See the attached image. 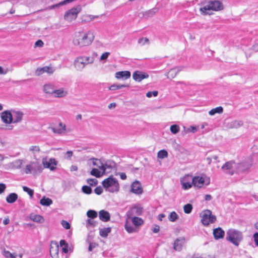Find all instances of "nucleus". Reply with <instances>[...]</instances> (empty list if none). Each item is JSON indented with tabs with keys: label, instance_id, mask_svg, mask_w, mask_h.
I'll use <instances>...</instances> for the list:
<instances>
[{
	"label": "nucleus",
	"instance_id": "nucleus-2",
	"mask_svg": "<svg viewBox=\"0 0 258 258\" xmlns=\"http://www.w3.org/2000/svg\"><path fill=\"white\" fill-rule=\"evenodd\" d=\"M130 218L132 223L134 225V227L131 225V223L128 222V220L127 219L125 221L124 225V227L126 231L129 233L138 232L139 230V227H141L142 225L144 224V220L140 217L136 216Z\"/></svg>",
	"mask_w": 258,
	"mask_h": 258
},
{
	"label": "nucleus",
	"instance_id": "nucleus-13",
	"mask_svg": "<svg viewBox=\"0 0 258 258\" xmlns=\"http://www.w3.org/2000/svg\"><path fill=\"white\" fill-rule=\"evenodd\" d=\"M235 164V162L233 161H230L226 162L221 167L222 169L225 170L226 172L230 174L233 175L234 171L233 170V165Z\"/></svg>",
	"mask_w": 258,
	"mask_h": 258
},
{
	"label": "nucleus",
	"instance_id": "nucleus-44",
	"mask_svg": "<svg viewBox=\"0 0 258 258\" xmlns=\"http://www.w3.org/2000/svg\"><path fill=\"white\" fill-rule=\"evenodd\" d=\"M23 189L24 191L27 192L31 198L33 197L34 194L33 190L25 186L23 187Z\"/></svg>",
	"mask_w": 258,
	"mask_h": 258
},
{
	"label": "nucleus",
	"instance_id": "nucleus-59",
	"mask_svg": "<svg viewBox=\"0 0 258 258\" xmlns=\"http://www.w3.org/2000/svg\"><path fill=\"white\" fill-rule=\"evenodd\" d=\"M120 178L122 180H124L126 178V175L125 173L122 172L119 174Z\"/></svg>",
	"mask_w": 258,
	"mask_h": 258
},
{
	"label": "nucleus",
	"instance_id": "nucleus-58",
	"mask_svg": "<svg viewBox=\"0 0 258 258\" xmlns=\"http://www.w3.org/2000/svg\"><path fill=\"white\" fill-rule=\"evenodd\" d=\"M253 238L255 245L258 246V233H256L253 235Z\"/></svg>",
	"mask_w": 258,
	"mask_h": 258
},
{
	"label": "nucleus",
	"instance_id": "nucleus-39",
	"mask_svg": "<svg viewBox=\"0 0 258 258\" xmlns=\"http://www.w3.org/2000/svg\"><path fill=\"white\" fill-rule=\"evenodd\" d=\"M3 254L6 257L16 258L17 256L16 253H12L8 250H4Z\"/></svg>",
	"mask_w": 258,
	"mask_h": 258
},
{
	"label": "nucleus",
	"instance_id": "nucleus-12",
	"mask_svg": "<svg viewBox=\"0 0 258 258\" xmlns=\"http://www.w3.org/2000/svg\"><path fill=\"white\" fill-rule=\"evenodd\" d=\"M191 176L187 175L185 176L181 180V183L182 188L184 190L188 189L191 187L192 183L190 182Z\"/></svg>",
	"mask_w": 258,
	"mask_h": 258
},
{
	"label": "nucleus",
	"instance_id": "nucleus-25",
	"mask_svg": "<svg viewBox=\"0 0 258 258\" xmlns=\"http://www.w3.org/2000/svg\"><path fill=\"white\" fill-rule=\"evenodd\" d=\"M184 243V239H177L174 243V249L176 250H180Z\"/></svg>",
	"mask_w": 258,
	"mask_h": 258
},
{
	"label": "nucleus",
	"instance_id": "nucleus-32",
	"mask_svg": "<svg viewBox=\"0 0 258 258\" xmlns=\"http://www.w3.org/2000/svg\"><path fill=\"white\" fill-rule=\"evenodd\" d=\"M223 111V107L221 106H218L215 108H213L209 112V113L211 115H213L216 113H222Z\"/></svg>",
	"mask_w": 258,
	"mask_h": 258
},
{
	"label": "nucleus",
	"instance_id": "nucleus-18",
	"mask_svg": "<svg viewBox=\"0 0 258 258\" xmlns=\"http://www.w3.org/2000/svg\"><path fill=\"white\" fill-rule=\"evenodd\" d=\"M149 75L145 73H143L140 71H136L133 74V79L137 82H141L143 79L148 78Z\"/></svg>",
	"mask_w": 258,
	"mask_h": 258
},
{
	"label": "nucleus",
	"instance_id": "nucleus-5",
	"mask_svg": "<svg viewBox=\"0 0 258 258\" xmlns=\"http://www.w3.org/2000/svg\"><path fill=\"white\" fill-rule=\"evenodd\" d=\"M226 239L236 246H238L242 239L241 232L234 229H230L227 232Z\"/></svg>",
	"mask_w": 258,
	"mask_h": 258
},
{
	"label": "nucleus",
	"instance_id": "nucleus-33",
	"mask_svg": "<svg viewBox=\"0 0 258 258\" xmlns=\"http://www.w3.org/2000/svg\"><path fill=\"white\" fill-rule=\"evenodd\" d=\"M40 203L43 206H48L52 203V201L49 198L43 197L40 200Z\"/></svg>",
	"mask_w": 258,
	"mask_h": 258
},
{
	"label": "nucleus",
	"instance_id": "nucleus-1",
	"mask_svg": "<svg viewBox=\"0 0 258 258\" xmlns=\"http://www.w3.org/2000/svg\"><path fill=\"white\" fill-rule=\"evenodd\" d=\"M94 37V33L90 31H79L75 33L73 43L75 45L81 47L88 46L92 43Z\"/></svg>",
	"mask_w": 258,
	"mask_h": 258
},
{
	"label": "nucleus",
	"instance_id": "nucleus-46",
	"mask_svg": "<svg viewBox=\"0 0 258 258\" xmlns=\"http://www.w3.org/2000/svg\"><path fill=\"white\" fill-rule=\"evenodd\" d=\"M82 191L86 194H90L92 192V189L89 186L84 185L82 187Z\"/></svg>",
	"mask_w": 258,
	"mask_h": 258
},
{
	"label": "nucleus",
	"instance_id": "nucleus-47",
	"mask_svg": "<svg viewBox=\"0 0 258 258\" xmlns=\"http://www.w3.org/2000/svg\"><path fill=\"white\" fill-rule=\"evenodd\" d=\"M87 182L91 186H95L98 183V181L94 178H89L87 179Z\"/></svg>",
	"mask_w": 258,
	"mask_h": 258
},
{
	"label": "nucleus",
	"instance_id": "nucleus-28",
	"mask_svg": "<svg viewBox=\"0 0 258 258\" xmlns=\"http://www.w3.org/2000/svg\"><path fill=\"white\" fill-rule=\"evenodd\" d=\"M18 198V195L16 193H11L6 197V201L8 203L12 204L15 202Z\"/></svg>",
	"mask_w": 258,
	"mask_h": 258
},
{
	"label": "nucleus",
	"instance_id": "nucleus-38",
	"mask_svg": "<svg viewBox=\"0 0 258 258\" xmlns=\"http://www.w3.org/2000/svg\"><path fill=\"white\" fill-rule=\"evenodd\" d=\"M157 157L160 159H164L168 157V152L165 150H162L158 152Z\"/></svg>",
	"mask_w": 258,
	"mask_h": 258
},
{
	"label": "nucleus",
	"instance_id": "nucleus-57",
	"mask_svg": "<svg viewBox=\"0 0 258 258\" xmlns=\"http://www.w3.org/2000/svg\"><path fill=\"white\" fill-rule=\"evenodd\" d=\"M189 258H214V255H209V256L208 257H203L201 256H199L198 255L195 254Z\"/></svg>",
	"mask_w": 258,
	"mask_h": 258
},
{
	"label": "nucleus",
	"instance_id": "nucleus-31",
	"mask_svg": "<svg viewBox=\"0 0 258 258\" xmlns=\"http://www.w3.org/2000/svg\"><path fill=\"white\" fill-rule=\"evenodd\" d=\"M110 232L111 228H104L99 230V234L102 237H106Z\"/></svg>",
	"mask_w": 258,
	"mask_h": 258
},
{
	"label": "nucleus",
	"instance_id": "nucleus-22",
	"mask_svg": "<svg viewBox=\"0 0 258 258\" xmlns=\"http://www.w3.org/2000/svg\"><path fill=\"white\" fill-rule=\"evenodd\" d=\"M99 216L100 219L104 222L108 221L110 218L109 213L108 212L104 211L103 210L99 211Z\"/></svg>",
	"mask_w": 258,
	"mask_h": 258
},
{
	"label": "nucleus",
	"instance_id": "nucleus-21",
	"mask_svg": "<svg viewBox=\"0 0 258 258\" xmlns=\"http://www.w3.org/2000/svg\"><path fill=\"white\" fill-rule=\"evenodd\" d=\"M250 167V164L249 163L243 162L240 163L236 165L237 172H244L248 170Z\"/></svg>",
	"mask_w": 258,
	"mask_h": 258
},
{
	"label": "nucleus",
	"instance_id": "nucleus-54",
	"mask_svg": "<svg viewBox=\"0 0 258 258\" xmlns=\"http://www.w3.org/2000/svg\"><path fill=\"white\" fill-rule=\"evenodd\" d=\"M6 188V186L4 183H0V194L4 192Z\"/></svg>",
	"mask_w": 258,
	"mask_h": 258
},
{
	"label": "nucleus",
	"instance_id": "nucleus-3",
	"mask_svg": "<svg viewBox=\"0 0 258 258\" xmlns=\"http://www.w3.org/2000/svg\"><path fill=\"white\" fill-rule=\"evenodd\" d=\"M97 56L96 53H93L92 56H81L78 57L75 61V67L78 69L84 68L85 65L93 63L95 57Z\"/></svg>",
	"mask_w": 258,
	"mask_h": 258
},
{
	"label": "nucleus",
	"instance_id": "nucleus-45",
	"mask_svg": "<svg viewBox=\"0 0 258 258\" xmlns=\"http://www.w3.org/2000/svg\"><path fill=\"white\" fill-rule=\"evenodd\" d=\"M29 150L33 153H38L40 150V147L38 146H32L30 147Z\"/></svg>",
	"mask_w": 258,
	"mask_h": 258
},
{
	"label": "nucleus",
	"instance_id": "nucleus-50",
	"mask_svg": "<svg viewBox=\"0 0 258 258\" xmlns=\"http://www.w3.org/2000/svg\"><path fill=\"white\" fill-rule=\"evenodd\" d=\"M152 95H154V96H157V95H158V91H153V92H148L146 94V96L148 98H150L152 96Z\"/></svg>",
	"mask_w": 258,
	"mask_h": 258
},
{
	"label": "nucleus",
	"instance_id": "nucleus-26",
	"mask_svg": "<svg viewBox=\"0 0 258 258\" xmlns=\"http://www.w3.org/2000/svg\"><path fill=\"white\" fill-rule=\"evenodd\" d=\"M51 130L52 132L54 133L59 134H62L64 133L66 131V125L64 124H63L62 122H60L59 123L58 127H51Z\"/></svg>",
	"mask_w": 258,
	"mask_h": 258
},
{
	"label": "nucleus",
	"instance_id": "nucleus-15",
	"mask_svg": "<svg viewBox=\"0 0 258 258\" xmlns=\"http://www.w3.org/2000/svg\"><path fill=\"white\" fill-rule=\"evenodd\" d=\"M131 190L132 192L136 194H141L143 192V188L141 183L138 181H135L131 185Z\"/></svg>",
	"mask_w": 258,
	"mask_h": 258
},
{
	"label": "nucleus",
	"instance_id": "nucleus-9",
	"mask_svg": "<svg viewBox=\"0 0 258 258\" xmlns=\"http://www.w3.org/2000/svg\"><path fill=\"white\" fill-rule=\"evenodd\" d=\"M81 8L80 6L76 8H73L67 11L64 16V19L68 22H72L75 20L78 16V14L81 12Z\"/></svg>",
	"mask_w": 258,
	"mask_h": 258
},
{
	"label": "nucleus",
	"instance_id": "nucleus-60",
	"mask_svg": "<svg viewBox=\"0 0 258 258\" xmlns=\"http://www.w3.org/2000/svg\"><path fill=\"white\" fill-rule=\"evenodd\" d=\"M9 223H10V219H9V217H7V218H5V219L3 220V223L5 225H7Z\"/></svg>",
	"mask_w": 258,
	"mask_h": 258
},
{
	"label": "nucleus",
	"instance_id": "nucleus-52",
	"mask_svg": "<svg viewBox=\"0 0 258 258\" xmlns=\"http://www.w3.org/2000/svg\"><path fill=\"white\" fill-rule=\"evenodd\" d=\"M43 44H44L43 42L41 40H38L35 42L34 47H41L43 46Z\"/></svg>",
	"mask_w": 258,
	"mask_h": 258
},
{
	"label": "nucleus",
	"instance_id": "nucleus-51",
	"mask_svg": "<svg viewBox=\"0 0 258 258\" xmlns=\"http://www.w3.org/2000/svg\"><path fill=\"white\" fill-rule=\"evenodd\" d=\"M94 192L96 194L99 195L103 192L102 188L100 186H97L94 189Z\"/></svg>",
	"mask_w": 258,
	"mask_h": 258
},
{
	"label": "nucleus",
	"instance_id": "nucleus-10",
	"mask_svg": "<svg viewBox=\"0 0 258 258\" xmlns=\"http://www.w3.org/2000/svg\"><path fill=\"white\" fill-rule=\"evenodd\" d=\"M42 171L41 165L38 161L31 162L29 164L26 166V173H28L31 172H36L37 171Z\"/></svg>",
	"mask_w": 258,
	"mask_h": 258
},
{
	"label": "nucleus",
	"instance_id": "nucleus-17",
	"mask_svg": "<svg viewBox=\"0 0 258 258\" xmlns=\"http://www.w3.org/2000/svg\"><path fill=\"white\" fill-rule=\"evenodd\" d=\"M59 246L56 243H51L50 247V254L52 258H58Z\"/></svg>",
	"mask_w": 258,
	"mask_h": 258
},
{
	"label": "nucleus",
	"instance_id": "nucleus-62",
	"mask_svg": "<svg viewBox=\"0 0 258 258\" xmlns=\"http://www.w3.org/2000/svg\"><path fill=\"white\" fill-rule=\"evenodd\" d=\"M212 199V197L210 195H206L205 197V199L206 201H210Z\"/></svg>",
	"mask_w": 258,
	"mask_h": 258
},
{
	"label": "nucleus",
	"instance_id": "nucleus-11",
	"mask_svg": "<svg viewBox=\"0 0 258 258\" xmlns=\"http://www.w3.org/2000/svg\"><path fill=\"white\" fill-rule=\"evenodd\" d=\"M42 164L44 168H49L53 170L56 168L57 161L54 158L48 159L46 157L43 158L42 161Z\"/></svg>",
	"mask_w": 258,
	"mask_h": 258
},
{
	"label": "nucleus",
	"instance_id": "nucleus-30",
	"mask_svg": "<svg viewBox=\"0 0 258 258\" xmlns=\"http://www.w3.org/2000/svg\"><path fill=\"white\" fill-rule=\"evenodd\" d=\"M14 116V122H18L21 121L23 113L20 111H15L13 112Z\"/></svg>",
	"mask_w": 258,
	"mask_h": 258
},
{
	"label": "nucleus",
	"instance_id": "nucleus-49",
	"mask_svg": "<svg viewBox=\"0 0 258 258\" xmlns=\"http://www.w3.org/2000/svg\"><path fill=\"white\" fill-rule=\"evenodd\" d=\"M61 223V225L63 226V227L64 228H65L66 229H69L70 228V227H71L70 224L67 221L62 220Z\"/></svg>",
	"mask_w": 258,
	"mask_h": 258
},
{
	"label": "nucleus",
	"instance_id": "nucleus-37",
	"mask_svg": "<svg viewBox=\"0 0 258 258\" xmlns=\"http://www.w3.org/2000/svg\"><path fill=\"white\" fill-rule=\"evenodd\" d=\"M129 85L128 84H124V85H112L110 86L109 88V89L110 90H115L119 89H121L124 87H128Z\"/></svg>",
	"mask_w": 258,
	"mask_h": 258
},
{
	"label": "nucleus",
	"instance_id": "nucleus-41",
	"mask_svg": "<svg viewBox=\"0 0 258 258\" xmlns=\"http://www.w3.org/2000/svg\"><path fill=\"white\" fill-rule=\"evenodd\" d=\"M87 215L88 217L93 219L97 217V213L94 210H90L87 212Z\"/></svg>",
	"mask_w": 258,
	"mask_h": 258
},
{
	"label": "nucleus",
	"instance_id": "nucleus-23",
	"mask_svg": "<svg viewBox=\"0 0 258 258\" xmlns=\"http://www.w3.org/2000/svg\"><path fill=\"white\" fill-rule=\"evenodd\" d=\"M29 218L32 221L39 223H43L44 222V219L42 216L33 213L30 214Z\"/></svg>",
	"mask_w": 258,
	"mask_h": 258
},
{
	"label": "nucleus",
	"instance_id": "nucleus-24",
	"mask_svg": "<svg viewBox=\"0 0 258 258\" xmlns=\"http://www.w3.org/2000/svg\"><path fill=\"white\" fill-rule=\"evenodd\" d=\"M225 232L221 228H217L213 231V234L216 239L223 238Z\"/></svg>",
	"mask_w": 258,
	"mask_h": 258
},
{
	"label": "nucleus",
	"instance_id": "nucleus-34",
	"mask_svg": "<svg viewBox=\"0 0 258 258\" xmlns=\"http://www.w3.org/2000/svg\"><path fill=\"white\" fill-rule=\"evenodd\" d=\"M59 244L61 247H62V251L64 253H68L69 251L68 249V244L66 243L64 240H61L59 242Z\"/></svg>",
	"mask_w": 258,
	"mask_h": 258
},
{
	"label": "nucleus",
	"instance_id": "nucleus-56",
	"mask_svg": "<svg viewBox=\"0 0 258 258\" xmlns=\"http://www.w3.org/2000/svg\"><path fill=\"white\" fill-rule=\"evenodd\" d=\"M160 227L158 225H155L152 229L153 232L156 233L159 231Z\"/></svg>",
	"mask_w": 258,
	"mask_h": 258
},
{
	"label": "nucleus",
	"instance_id": "nucleus-43",
	"mask_svg": "<svg viewBox=\"0 0 258 258\" xmlns=\"http://www.w3.org/2000/svg\"><path fill=\"white\" fill-rule=\"evenodd\" d=\"M170 131L173 134H176L179 131V126L177 124H173L170 126Z\"/></svg>",
	"mask_w": 258,
	"mask_h": 258
},
{
	"label": "nucleus",
	"instance_id": "nucleus-6",
	"mask_svg": "<svg viewBox=\"0 0 258 258\" xmlns=\"http://www.w3.org/2000/svg\"><path fill=\"white\" fill-rule=\"evenodd\" d=\"M201 222L205 226L214 223L216 220V217L212 214L211 211L205 210L200 214Z\"/></svg>",
	"mask_w": 258,
	"mask_h": 258
},
{
	"label": "nucleus",
	"instance_id": "nucleus-64",
	"mask_svg": "<svg viewBox=\"0 0 258 258\" xmlns=\"http://www.w3.org/2000/svg\"><path fill=\"white\" fill-rule=\"evenodd\" d=\"M253 49L256 50L258 51V44H256L253 46Z\"/></svg>",
	"mask_w": 258,
	"mask_h": 258
},
{
	"label": "nucleus",
	"instance_id": "nucleus-55",
	"mask_svg": "<svg viewBox=\"0 0 258 258\" xmlns=\"http://www.w3.org/2000/svg\"><path fill=\"white\" fill-rule=\"evenodd\" d=\"M9 72V69H6L4 70L2 67L0 66V75L6 74Z\"/></svg>",
	"mask_w": 258,
	"mask_h": 258
},
{
	"label": "nucleus",
	"instance_id": "nucleus-35",
	"mask_svg": "<svg viewBox=\"0 0 258 258\" xmlns=\"http://www.w3.org/2000/svg\"><path fill=\"white\" fill-rule=\"evenodd\" d=\"M44 91L46 93L53 94L54 93V89L53 86L52 85L48 84V85H44Z\"/></svg>",
	"mask_w": 258,
	"mask_h": 258
},
{
	"label": "nucleus",
	"instance_id": "nucleus-61",
	"mask_svg": "<svg viewBox=\"0 0 258 258\" xmlns=\"http://www.w3.org/2000/svg\"><path fill=\"white\" fill-rule=\"evenodd\" d=\"M66 155H67L69 158H70L73 155V152L71 151H67L66 153Z\"/></svg>",
	"mask_w": 258,
	"mask_h": 258
},
{
	"label": "nucleus",
	"instance_id": "nucleus-16",
	"mask_svg": "<svg viewBox=\"0 0 258 258\" xmlns=\"http://www.w3.org/2000/svg\"><path fill=\"white\" fill-rule=\"evenodd\" d=\"M1 118L4 122L10 124L12 122L13 116L9 111H5L2 113Z\"/></svg>",
	"mask_w": 258,
	"mask_h": 258
},
{
	"label": "nucleus",
	"instance_id": "nucleus-8",
	"mask_svg": "<svg viewBox=\"0 0 258 258\" xmlns=\"http://www.w3.org/2000/svg\"><path fill=\"white\" fill-rule=\"evenodd\" d=\"M223 9V6L222 4L218 1H210L208 5L203 8H200V11L205 15L208 14L207 11H220Z\"/></svg>",
	"mask_w": 258,
	"mask_h": 258
},
{
	"label": "nucleus",
	"instance_id": "nucleus-42",
	"mask_svg": "<svg viewBox=\"0 0 258 258\" xmlns=\"http://www.w3.org/2000/svg\"><path fill=\"white\" fill-rule=\"evenodd\" d=\"M178 218V215L175 212L170 213L169 216V220L171 222H174Z\"/></svg>",
	"mask_w": 258,
	"mask_h": 258
},
{
	"label": "nucleus",
	"instance_id": "nucleus-20",
	"mask_svg": "<svg viewBox=\"0 0 258 258\" xmlns=\"http://www.w3.org/2000/svg\"><path fill=\"white\" fill-rule=\"evenodd\" d=\"M131 74L128 71L117 72L115 74V77L117 79L126 80L131 77Z\"/></svg>",
	"mask_w": 258,
	"mask_h": 258
},
{
	"label": "nucleus",
	"instance_id": "nucleus-36",
	"mask_svg": "<svg viewBox=\"0 0 258 258\" xmlns=\"http://www.w3.org/2000/svg\"><path fill=\"white\" fill-rule=\"evenodd\" d=\"M132 212L137 215H141L143 212V208L140 207L135 206L132 209Z\"/></svg>",
	"mask_w": 258,
	"mask_h": 258
},
{
	"label": "nucleus",
	"instance_id": "nucleus-40",
	"mask_svg": "<svg viewBox=\"0 0 258 258\" xmlns=\"http://www.w3.org/2000/svg\"><path fill=\"white\" fill-rule=\"evenodd\" d=\"M192 206L190 204H187L183 207L184 212L186 214H189L191 212Z\"/></svg>",
	"mask_w": 258,
	"mask_h": 258
},
{
	"label": "nucleus",
	"instance_id": "nucleus-53",
	"mask_svg": "<svg viewBox=\"0 0 258 258\" xmlns=\"http://www.w3.org/2000/svg\"><path fill=\"white\" fill-rule=\"evenodd\" d=\"M109 55H110V52H105L102 53V54L101 55V56L100 57V60L106 59V58H107V57H108V56Z\"/></svg>",
	"mask_w": 258,
	"mask_h": 258
},
{
	"label": "nucleus",
	"instance_id": "nucleus-7",
	"mask_svg": "<svg viewBox=\"0 0 258 258\" xmlns=\"http://www.w3.org/2000/svg\"><path fill=\"white\" fill-rule=\"evenodd\" d=\"M93 164L97 165L99 169L93 168L90 174L96 177H100L105 173L106 169V165L103 164L100 160L97 159L93 161Z\"/></svg>",
	"mask_w": 258,
	"mask_h": 258
},
{
	"label": "nucleus",
	"instance_id": "nucleus-63",
	"mask_svg": "<svg viewBox=\"0 0 258 258\" xmlns=\"http://www.w3.org/2000/svg\"><path fill=\"white\" fill-rule=\"evenodd\" d=\"M165 215L163 214H160L158 215V219L160 220V221H162V219L163 218L165 217Z\"/></svg>",
	"mask_w": 258,
	"mask_h": 258
},
{
	"label": "nucleus",
	"instance_id": "nucleus-4",
	"mask_svg": "<svg viewBox=\"0 0 258 258\" xmlns=\"http://www.w3.org/2000/svg\"><path fill=\"white\" fill-rule=\"evenodd\" d=\"M102 185L106 190L111 192L118 191L119 188L117 180L112 176L105 179L102 181Z\"/></svg>",
	"mask_w": 258,
	"mask_h": 258
},
{
	"label": "nucleus",
	"instance_id": "nucleus-19",
	"mask_svg": "<svg viewBox=\"0 0 258 258\" xmlns=\"http://www.w3.org/2000/svg\"><path fill=\"white\" fill-rule=\"evenodd\" d=\"M53 70L50 67H44L43 68H38L35 71V75L36 76H40L44 73H47L49 74H52Z\"/></svg>",
	"mask_w": 258,
	"mask_h": 258
},
{
	"label": "nucleus",
	"instance_id": "nucleus-29",
	"mask_svg": "<svg viewBox=\"0 0 258 258\" xmlns=\"http://www.w3.org/2000/svg\"><path fill=\"white\" fill-rule=\"evenodd\" d=\"M67 91L63 88L54 90L53 95L55 97H63L67 94Z\"/></svg>",
	"mask_w": 258,
	"mask_h": 258
},
{
	"label": "nucleus",
	"instance_id": "nucleus-48",
	"mask_svg": "<svg viewBox=\"0 0 258 258\" xmlns=\"http://www.w3.org/2000/svg\"><path fill=\"white\" fill-rule=\"evenodd\" d=\"M149 40L147 38H141L139 39L138 43L141 45H144L146 43H149Z\"/></svg>",
	"mask_w": 258,
	"mask_h": 258
},
{
	"label": "nucleus",
	"instance_id": "nucleus-27",
	"mask_svg": "<svg viewBox=\"0 0 258 258\" xmlns=\"http://www.w3.org/2000/svg\"><path fill=\"white\" fill-rule=\"evenodd\" d=\"M180 72L178 68H173L171 69L167 74V77L169 79H172L175 78L177 75Z\"/></svg>",
	"mask_w": 258,
	"mask_h": 258
},
{
	"label": "nucleus",
	"instance_id": "nucleus-14",
	"mask_svg": "<svg viewBox=\"0 0 258 258\" xmlns=\"http://www.w3.org/2000/svg\"><path fill=\"white\" fill-rule=\"evenodd\" d=\"M192 183L195 187L201 188L205 183V179L203 177L197 176L192 178Z\"/></svg>",
	"mask_w": 258,
	"mask_h": 258
}]
</instances>
